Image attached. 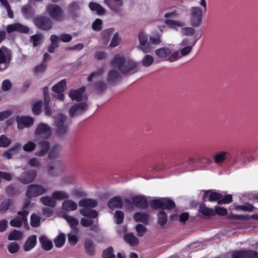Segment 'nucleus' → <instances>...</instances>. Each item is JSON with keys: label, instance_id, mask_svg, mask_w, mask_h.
Instances as JSON below:
<instances>
[{"label": "nucleus", "instance_id": "nucleus-1", "mask_svg": "<svg viewBox=\"0 0 258 258\" xmlns=\"http://www.w3.org/2000/svg\"><path fill=\"white\" fill-rule=\"evenodd\" d=\"M110 63L123 76H130L138 71L137 61L132 59H126L120 54L115 55Z\"/></svg>", "mask_w": 258, "mask_h": 258}, {"label": "nucleus", "instance_id": "nucleus-2", "mask_svg": "<svg viewBox=\"0 0 258 258\" xmlns=\"http://www.w3.org/2000/svg\"><path fill=\"white\" fill-rule=\"evenodd\" d=\"M150 205L151 207L153 209L161 208L162 209L157 214L158 224L160 226H164L167 221V215L163 210H170L175 207V203L172 200L168 198H162L152 200L150 202Z\"/></svg>", "mask_w": 258, "mask_h": 258}, {"label": "nucleus", "instance_id": "nucleus-3", "mask_svg": "<svg viewBox=\"0 0 258 258\" xmlns=\"http://www.w3.org/2000/svg\"><path fill=\"white\" fill-rule=\"evenodd\" d=\"M45 10L50 18L55 21L61 22L65 18L62 9L57 5L49 4L46 7Z\"/></svg>", "mask_w": 258, "mask_h": 258}, {"label": "nucleus", "instance_id": "nucleus-4", "mask_svg": "<svg viewBox=\"0 0 258 258\" xmlns=\"http://www.w3.org/2000/svg\"><path fill=\"white\" fill-rule=\"evenodd\" d=\"M66 119V116L60 113L54 116V125L57 127L56 134L59 137H63L68 131V125L64 123Z\"/></svg>", "mask_w": 258, "mask_h": 258}, {"label": "nucleus", "instance_id": "nucleus-5", "mask_svg": "<svg viewBox=\"0 0 258 258\" xmlns=\"http://www.w3.org/2000/svg\"><path fill=\"white\" fill-rule=\"evenodd\" d=\"M190 25L195 27L200 26L202 23L203 10L199 7H192L189 11Z\"/></svg>", "mask_w": 258, "mask_h": 258}, {"label": "nucleus", "instance_id": "nucleus-6", "mask_svg": "<svg viewBox=\"0 0 258 258\" xmlns=\"http://www.w3.org/2000/svg\"><path fill=\"white\" fill-rule=\"evenodd\" d=\"M138 37L139 45L137 47L138 49L142 50L145 54L149 53L153 50V47H150L149 45L148 35L144 30H141L140 31Z\"/></svg>", "mask_w": 258, "mask_h": 258}, {"label": "nucleus", "instance_id": "nucleus-7", "mask_svg": "<svg viewBox=\"0 0 258 258\" xmlns=\"http://www.w3.org/2000/svg\"><path fill=\"white\" fill-rule=\"evenodd\" d=\"M28 210H22L17 212L18 216L12 219L10 221V225L13 227L20 228L23 223H27Z\"/></svg>", "mask_w": 258, "mask_h": 258}, {"label": "nucleus", "instance_id": "nucleus-8", "mask_svg": "<svg viewBox=\"0 0 258 258\" xmlns=\"http://www.w3.org/2000/svg\"><path fill=\"white\" fill-rule=\"evenodd\" d=\"M35 26L42 30L48 31L52 28V22L50 18L44 16H40L34 20Z\"/></svg>", "mask_w": 258, "mask_h": 258}, {"label": "nucleus", "instance_id": "nucleus-9", "mask_svg": "<svg viewBox=\"0 0 258 258\" xmlns=\"http://www.w3.org/2000/svg\"><path fill=\"white\" fill-rule=\"evenodd\" d=\"M11 59L9 49L5 47L0 48V71L6 70L9 67Z\"/></svg>", "mask_w": 258, "mask_h": 258}, {"label": "nucleus", "instance_id": "nucleus-10", "mask_svg": "<svg viewBox=\"0 0 258 258\" xmlns=\"http://www.w3.org/2000/svg\"><path fill=\"white\" fill-rule=\"evenodd\" d=\"M45 192L46 189L42 185L33 184L28 186L26 195L29 198H32L42 195Z\"/></svg>", "mask_w": 258, "mask_h": 258}, {"label": "nucleus", "instance_id": "nucleus-11", "mask_svg": "<svg viewBox=\"0 0 258 258\" xmlns=\"http://www.w3.org/2000/svg\"><path fill=\"white\" fill-rule=\"evenodd\" d=\"M35 135L40 138L47 139L51 135V128L47 124L41 123L36 128Z\"/></svg>", "mask_w": 258, "mask_h": 258}, {"label": "nucleus", "instance_id": "nucleus-12", "mask_svg": "<svg viewBox=\"0 0 258 258\" xmlns=\"http://www.w3.org/2000/svg\"><path fill=\"white\" fill-rule=\"evenodd\" d=\"M195 44L196 42H194L191 45L185 46L180 50V52L179 51H174L167 60L169 62H174L182 56L188 54L191 51L193 46Z\"/></svg>", "mask_w": 258, "mask_h": 258}, {"label": "nucleus", "instance_id": "nucleus-13", "mask_svg": "<svg viewBox=\"0 0 258 258\" xmlns=\"http://www.w3.org/2000/svg\"><path fill=\"white\" fill-rule=\"evenodd\" d=\"M64 170V166L61 161H56L54 164H49L47 166L49 174L56 176L61 173Z\"/></svg>", "mask_w": 258, "mask_h": 258}, {"label": "nucleus", "instance_id": "nucleus-14", "mask_svg": "<svg viewBox=\"0 0 258 258\" xmlns=\"http://www.w3.org/2000/svg\"><path fill=\"white\" fill-rule=\"evenodd\" d=\"M88 108V105L86 102L76 103L72 105L69 110V115L71 117H74L82 114Z\"/></svg>", "mask_w": 258, "mask_h": 258}, {"label": "nucleus", "instance_id": "nucleus-15", "mask_svg": "<svg viewBox=\"0 0 258 258\" xmlns=\"http://www.w3.org/2000/svg\"><path fill=\"white\" fill-rule=\"evenodd\" d=\"M37 174V172L34 169L30 170L24 172L21 175L17 177V179L21 183L27 184L33 181Z\"/></svg>", "mask_w": 258, "mask_h": 258}, {"label": "nucleus", "instance_id": "nucleus-16", "mask_svg": "<svg viewBox=\"0 0 258 258\" xmlns=\"http://www.w3.org/2000/svg\"><path fill=\"white\" fill-rule=\"evenodd\" d=\"M14 31L19 33H27L29 31V28L21 23H14L8 25L7 27V32L8 33H11Z\"/></svg>", "mask_w": 258, "mask_h": 258}, {"label": "nucleus", "instance_id": "nucleus-17", "mask_svg": "<svg viewBox=\"0 0 258 258\" xmlns=\"http://www.w3.org/2000/svg\"><path fill=\"white\" fill-rule=\"evenodd\" d=\"M16 121L18 124V128L20 130L23 129L25 127H29L34 123L33 118L29 116H18Z\"/></svg>", "mask_w": 258, "mask_h": 258}, {"label": "nucleus", "instance_id": "nucleus-18", "mask_svg": "<svg viewBox=\"0 0 258 258\" xmlns=\"http://www.w3.org/2000/svg\"><path fill=\"white\" fill-rule=\"evenodd\" d=\"M121 74L115 69L110 70L107 76L106 81L110 84H114L121 79Z\"/></svg>", "mask_w": 258, "mask_h": 258}, {"label": "nucleus", "instance_id": "nucleus-19", "mask_svg": "<svg viewBox=\"0 0 258 258\" xmlns=\"http://www.w3.org/2000/svg\"><path fill=\"white\" fill-rule=\"evenodd\" d=\"M85 90V87H82L77 90H71L69 92V95L72 100L79 102L83 99V93Z\"/></svg>", "mask_w": 258, "mask_h": 258}, {"label": "nucleus", "instance_id": "nucleus-20", "mask_svg": "<svg viewBox=\"0 0 258 258\" xmlns=\"http://www.w3.org/2000/svg\"><path fill=\"white\" fill-rule=\"evenodd\" d=\"M134 205L141 209H145L148 206V200L142 196H137L132 199Z\"/></svg>", "mask_w": 258, "mask_h": 258}, {"label": "nucleus", "instance_id": "nucleus-21", "mask_svg": "<svg viewBox=\"0 0 258 258\" xmlns=\"http://www.w3.org/2000/svg\"><path fill=\"white\" fill-rule=\"evenodd\" d=\"M49 143L46 141H43L38 143L37 151L35 153V155L42 157L46 155L49 149Z\"/></svg>", "mask_w": 258, "mask_h": 258}, {"label": "nucleus", "instance_id": "nucleus-22", "mask_svg": "<svg viewBox=\"0 0 258 258\" xmlns=\"http://www.w3.org/2000/svg\"><path fill=\"white\" fill-rule=\"evenodd\" d=\"M80 8L79 3L77 2H73L70 4L67 9V13L72 18L75 19L79 16V12Z\"/></svg>", "mask_w": 258, "mask_h": 258}, {"label": "nucleus", "instance_id": "nucleus-23", "mask_svg": "<svg viewBox=\"0 0 258 258\" xmlns=\"http://www.w3.org/2000/svg\"><path fill=\"white\" fill-rule=\"evenodd\" d=\"M37 244V236L35 235L29 236L23 245V248L25 251H29L32 249Z\"/></svg>", "mask_w": 258, "mask_h": 258}, {"label": "nucleus", "instance_id": "nucleus-24", "mask_svg": "<svg viewBox=\"0 0 258 258\" xmlns=\"http://www.w3.org/2000/svg\"><path fill=\"white\" fill-rule=\"evenodd\" d=\"M63 218L68 222L70 227H71L72 231L74 233H77L79 231L78 228L77 226L79 224V221L76 218L70 216L68 214H64Z\"/></svg>", "mask_w": 258, "mask_h": 258}, {"label": "nucleus", "instance_id": "nucleus-25", "mask_svg": "<svg viewBox=\"0 0 258 258\" xmlns=\"http://www.w3.org/2000/svg\"><path fill=\"white\" fill-rule=\"evenodd\" d=\"M107 205L109 208L111 210L116 208L120 209L123 206V202L120 197L115 196L109 200Z\"/></svg>", "mask_w": 258, "mask_h": 258}, {"label": "nucleus", "instance_id": "nucleus-26", "mask_svg": "<svg viewBox=\"0 0 258 258\" xmlns=\"http://www.w3.org/2000/svg\"><path fill=\"white\" fill-rule=\"evenodd\" d=\"M172 50L168 47H162L155 51L156 56L160 58H167L172 54Z\"/></svg>", "mask_w": 258, "mask_h": 258}, {"label": "nucleus", "instance_id": "nucleus-27", "mask_svg": "<svg viewBox=\"0 0 258 258\" xmlns=\"http://www.w3.org/2000/svg\"><path fill=\"white\" fill-rule=\"evenodd\" d=\"M104 3L114 13L119 12L120 8L123 5L122 1H114L113 0H104Z\"/></svg>", "mask_w": 258, "mask_h": 258}, {"label": "nucleus", "instance_id": "nucleus-28", "mask_svg": "<svg viewBox=\"0 0 258 258\" xmlns=\"http://www.w3.org/2000/svg\"><path fill=\"white\" fill-rule=\"evenodd\" d=\"M39 240L42 248L44 250L48 251L53 247L52 242L46 236L44 235L40 236L39 238Z\"/></svg>", "mask_w": 258, "mask_h": 258}, {"label": "nucleus", "instance_id": "nucleus-29", "mask_svg": "<svg viewBox=\"0 0 258 258\" xmlns=\"http://www.w3.org/2000/svg\"><path fill=\"white\" fill-rule=\"evenodd\" d=\"M97 204L98 203L96 200L89 198L83 199L79 202V206L83 208H95Z\"/></svg>", "mask_w": 258, "mask_h": 258}, {"label": "nucleus", "instance_id": "nucleus-30", "mask_svg": "<svg viewBox=\"0 0 258 258\" xmlns=\"http://www.w3.org/2000/svg\"><path fill=\"white\" fill-rule=\"evenodd\" d=\"M62 208L67 212L73 211L77 209V204L73 201L67 199L62 204Z\"/></svg>", "mask_w": 258, "mask_h": 258}, {"label": "nucleus", "instance_id": "nucleus-31", "mask_svg": "<svg viewBox=\"0 0 258 258\" xmlns=\"http://www.w3.org/2000/svg\"><path fill=\"white\" fill-rule=\"evenodd\" d=\"M40 202L45 206L54 208L56 205V202L53 197L46 196L40 198Z\"/></svg>", "mask_w": 258, "mask_h": 258}, {"label": "nucleus", "instance_id": "nucleus-32", "mask_svg": "<svg viewBox=\"0 0 258 258\" xmlns=\"http://www.w3.org/2000/svg\"><path fill=\"white\" fill-rule=\"evenodd\" d=\"M50 44L48 46L47 51L49 53H53L55 48L58 47L59 37L56 35L52 34L50 36Z\"/></svg>", "mask_w": 258, "mask_h": 258}, {"label": "nucleus", "instance_id": "nucleus-33", "mask_svg": "<svg viewBox=\"0 0 258 258\" xmlns=\"http://www.w3.org/2000/svg\"><path fill=\"white\" fill-rule=\"evenodd\" d=\"M61 150V147L58 144L53 145L48 154V158L50 160L55 159L59 157V153Z\"/></svg>", "mask_w": 258, "mask_h": 258}, {"label": "nucleus", "instance_id": "nucleus-34", "mask_svg": "<svg viewBox=\"0 0 258 258\" xmlns=\"http://www.w3.org/2000/svg\"><path fill=\"white\" fill-rule=\"evenodd\" d=\"M80 213L83 216L90 217L92 218H95L98 215V213L96 211L88 207H85L81 209L80 210Z\"/></svg>", "mask_w": 258, "mask_h": 258}, {"label": "nucleus", "instance_id": "nucleus-35", "mask_svg": "<svg viewBox=\"0 0 258 258\" xmlns=\"http://www.w3.org/2000/svg\"><path fill=\"white\" fill-rule=\"evenodd\" d=\"M124 239L132 246H137L139 243L138 238L135 236L133 233L124 234Z\"/></svg>", "mask_w": 258, "mask_h": 258}, {"label": "nucleus", "instance_id": "nucleus-36", "mask_svg": "<svg viewBox=\"0 0 258 258\" xmlns=\"http://www.w3.org/2000/svg\"><path fill=\"white\" fill-rule=\"evenodd\" d=\"M94 90L98 94H101L107 89V84L102 81H96L92 84Z\"/></svg>", "mask_w": 258, "mask_h": 258}, {"label": "nucleus", "instance_id": "nucleus-37", "mask_svg": "<svg viewBox=\"0 0 258 258\" xmlns=\"http://www.w3.org/2000/svg\"><path fill=\"white\" fill-rule=\"evenodd\" d=\"M230 156V153L226 151H222L217 153L214 157V161L216 163L223 162L225 160L228 159Z\"/></svg>", "mask_w": 258, "mask_h": 258}, {"label": "nucleus", "instance_id": "nucleus-38", "mask_svg": "<svg viewBox=\"0 0 258 258\" xmlns=\"http://www.w3.org/2000/svg\"><path fill=\"white\" fill-rule=\"evenodd\" d=\"M43 39V35L41 33H37L31 36L30 41L34 47H37L42 43Z\"/></svg>", "mask_w": 258, "mask_h": 258}, {"label": "nucleus", "instance_id": "nucleus-39", "mask_svg": "<svg viewBox=\"0 0 258 258\" xmlns=\"http://www.w3.org/2000/svg\"><path fill=\"white\" fill-rule=\"evenodd\" d=\"M165 23L170 28L177 30L178 27H181L185 25V23L179 21L171 19H166Z\"/></svg>", "mask_w": 258, "mask_h": 258}, {"label": "nucleus", "instance_id": "nucleus-40", "mask_svg": "<svg viewBox=\"0 0 258 258\" xmlns=\"http://www.w3.org/2000/svg\"><path fill=\"white\" fill-rule=\"evenodd\" d=\"M66 86V81L63 79L54 85L52 88V90L54 93H63Z\"/></svg>", "mask_w": 258, "mask_h": 258}, {"label": "nucleus", "instance_id": "nucleus-41", "mask_svg": "<svg viewBox=\"0 0 258 258\" xmlns=\"http://www.w3.org/2000/svg\"><path fill=\"white\" fill-rule=\"evenodd\" d=\"M199 212L205 216H212L215 215V212L212 208H209L204 204L199 206Z\"/></svg>", "mask_w": 258, "mask_h": 258}, {"label": "nucleus", "instance_id": "nucleus-42", "mask_svg": "<svg viewBox=\"0 0 258 258\" xmlns=\"http://www.w3.org/2000/svg\"><path fill=\"white\" fill-rule=\"evenodd\" d=\"M134 218L137 222H141L147 224L149 219V216L146 213L137 212L134 215Z\"/></svg>", "mask_w": 258, "mask_h": 258}, {"label": "nucleus", "instance_id": "nucleus-43", "mask_svg": "<svg viewBox=\"0 0 258 258\" xmlns=\"http://www.w3.org/2000/svg\"><path fill=\"white\" fill-rule=\"evenodd\" d=\"M89 7L92 11H96L98 15H102L105 13V9L99 4L95 2H91Z\"/></svg>", "mask_w": 258, "mask_h": 258}, {"label": "nucleus", "instance_id": "nucleus-44", "mask_svg": "<svg viewBox=\"0 0 258 258\" xmlns=\"http://www.w3.org/2000/svg\"><path fill=\"white\" fill-rule=\"evenodd\" d=\"M114 31V28H110L106 30H103L101 32V36L103 39V43L107 44L110 39L111 35Z\"/></svg>", "mask_w": 258, "mask_h": 258}, {"label": "nucleus", "instance_id": "nucleus-45", "mask_svg": "<svg viewBox=\"0 0 258 258\" xmlns=\"http://www.w3.org/2000/svg\"><path fill=\"white\" fill-rule=\"evenodd\" d=\"M84 247L86 251L91 255L94 254V244L93 242L91 239H87L84 242Z\"/></svg>", "mask_w": 258, "mask_h": 258}, {"label": "nucleus", "instance_id": "nucleus-46", "mask_svg": "<svg viewBox=\"0 0 258 258\" xmlns=\"http://www.w3.org/2000/svg\"><path fill=\"white\" fill-rule=\"evenodd\" d=\"M52 196L55 201H61L69 197V195L66 191L57 190L52 192Z\"/></svg>", "mask_w": 258, "mask_h": 258}, {"label": "nucleus", "instance_id": "nucleus-47", "mask_svg": "<svg viewBox=\"0 0 258 258\" xmlns=\"http://www.w3.org/2000/svg\"><path fill=\"white\" fill-rule=\"evenodd\" d=\"M23 232L14 229L9 234L8 239L11 241L21 240L23 237Z\"/></svg>", "mask_w": 258, "mask_h": 258}, {"label": "nucleus", "instance_id": "nucleus-48", "mask_svg": "<svg viewBox=\"0 0 258 258\" xmlns=\"http://www.w3.org/2000/svg\"><path fill=\"white\" fill-rule=\"evenodd\" d=\"M154 60V57L152 55L146 54L141 60V63L145 67H149L152 65Z\"/></svg>", "mask_w": 258, "mask_h": 258}, {"label": "nucleus", "instance_id": "nucleus-49", "mask_svg": "<svg viewBox=\"0 0 258 258\" xmlns=\"http://www.w3.org/2000/svg\"><path fill=\"white\" fill-rule=\"evenodd\" d=\"M10 199H5L0 204V213H5L9 208L11 204Z\"/></svg>", "mask_w": 258, "mask_h": 258}, {"label": "nucleus", "instance_id": "nucleus-50", "mask_svg": "<svg viewBox=\"0 0 258 258\" xmlns=\"http://www.w3.org/2000/svg\"><path fill=\"white\" fill-rule=\"evenodd\" d=\"M40 217L36 214H32L31 216L30 224L33 227H38L40 225Z\"/></svg>", "mask_w": 258, "mask_h": 258}, {"label": "nucleus", "instance_id": "nucleus-51", "mask_svg": "<svg viewBox=\"0 0 258 258\" xmlns=\"http://www.w3.org/2000/svg\"><path fill=\"white\" fill-rule=\"evenodd\" d=\"M104 73V69L103 68H99L98 70H97L91 73L89 76L87 78L88 82H91L92 81V79L93 78H95L97 77H99L101 76Z\"/></svg>", "mask_w": 258, "mask_h": 258}, {"label": "nucleus", "instance_id": "nucleus-52", "mask_svg": "<svg viewBox=\"0 0 258 258\" xmlns=\"http://www.w3.org/2000/svg\"><path fill=\"white\" fill-rule=\"evenodd\" d=\"M12 140L5 135L0 136V147L6 148L11 143Z\"/></svg>", "mask_w": 258, "mask_h": 258}, {"label": "nucleus", "instance_id": "nucleus-53", "mask_svg": "<svg viewBox=\"0 0 258 258\" xmlns=\"http://www.w3.org/2000/svg\"><path fill=\"white\" fill-rule=\"evenodd\" d=\"M66 240V237L63 234H60L59 235L54 239V242L56 247H61Z\"/></svg>", "mask_w": 258, "mask_h": 258}, {"label": "nucleus", "instance_id": "nucleus-54", "mask_svg": "<svg viewBox=\"0 0 258 258\" xmlns=\"http://www.w3.org/2000/svg\"><path fill=\"white\" fill-rule=\"evenodd\" d=\"M113 249L112 247L110 246L105 249L102 253V258H116L114 254L113 253Z\"/></svg>", "mask_w": 258, "mask_h": 258}, {"label": "nucleus", "instance_id": "nucleus-55", "mask_svg": "<svg viewBox=\"0 0 258 258\" xmlns=\"http://www.w3.org/2000/svg\"><path fill=\"white\" fill-rule=\"evenodd\" d=\"M8 250L11 253H15L19 251L20 247L16 242H11L7 247Z\"/></svg>", "mask_w": 258, "mask_h": 258}, {"label": "nucleus", "instance_id": "nucleus-56", "mask_svg": "<svg viewBox=\"0 0 258 258\" xmlns=\"http://www.w3.org/2000/svg\"><path fill=\"white\" fill-rule=\"evenodd\" d=\"M36 147V144L32 141H28L23 147L25 151L30 152L33 151Z\"/></svg>", "mask_w": 258, "mask_h": 258}, {"label": "nucleus", "instance_id": "nucleus-57", "mask_svg": "<svg viewBox=\"0 0 258 258\" xmlns=\"http://www.w3.org/2000/svg\"><path fill=\"white\" fill-rule=\"evenodd\" d=\"M136 230L137 235L139 237H142L147 232V228L141 224H138L136 226Z\"/></svg>", "mask_w": 258, "mask_h": 258}, {"label": "nucleus", "instance_id": "nucleus-58", "mask_svg": "<svg viewBox=\"0 0 258 258\" xmlns=\"http://www.w3.org/2000/svg\"><path fill=\"white\" fill-rule=\"evenodd\" d=\"M43 102L39 101L36 102L32 107V111L35 115H38L41 112V108L42 106Z\"/></svg>", "mask_w": 258, "mask_h": 258}, {"label": "nucleus", "instance_id": "nucleus-59", "mask_svg": "<svg viewBox=\"0 0 258 258\" xmlns=\"http://www.w3.org/2000/svg\"><path fill=\"white\" fill-rule=\"evenodd\" d=\"M223 197V195L216 191L211 192L209 196V201L211 202L220 200Z\"/></svg>", "mask_w": 258, "mask_h": 258}, {"label": "nucleus", "instance_id": "nucleus-60", "mask_svg": "<svg viewBox=\"0 0 258 258\" xmlns=\"http://www.w3.org/2000/svg\"><path fill=\"white\" fill-rule=\"evenodd\" d=\"M161 42L160 36L156 35L153 36H150L149 38V45L152 47V45H158Z\"/></svg>", "mask_w": 258, "mask_h": 258}, {"label": "nucleus", "instance_id": "nucleus-61", "mask_svg": "<svg viewBox=\"0 0 258 258\" xmlns=\"http://www.w3.org/2000/svg\"><path fill=\"white\" fill-rule=\"evenodd\" d=\"M121 41V38L119 36V33L116 32L114 34L112 40L109 44V46L113 47L117 46Z\"/></svg>", "mask_w": 258, "mask_h": 258}, {"label": "nucleus", "instance_id": "nucleus-62", "mask_svg": "<svg viewBox=\"0 0 258 258\" xmlns=\"http://www.w3.org/2000/svg\"><path fill=\"white\" fill-rule=\"evenodd\" d=\"M6 192L8 196H13L18 194V189L13 185H10L6 188Z\"/></svg>", "mask_w": 258, "mask_h": 258}, {"label": "nucleus", "instance_id": "nucleus-63", "mask_svg": "<svg viewBox=\"0 0 258 258\" xmlns=\"http://www.w3.org/2000/svg\"><path fill=\"white\" fill-rule=\"evenodd\" d=\"M116 223L121 224L122 223L124 219V213L121 211H116L114 214Z\"/></svg>", "mask_w": 258, "mask_h": 258}, {"label": "nucleus", "instance_id": "nucleus-64", "mask_svg": "<svg viewBox=\"0 0 258 258\" xmlns=\"http://www.w3.org/2000/svg\"><path fill=\"white\" fill-rule=\"evenodd\" d=\"M244 258H258V252L253 250H245Z\"/></svg>", "mask_w": 258, "mask_h": 258}]
</instances>
